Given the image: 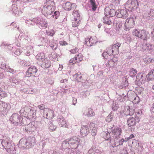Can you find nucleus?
Returning <instances> with one entry per match:
<instances>
[{
  "label": "nucleus",
  "mask_w": 154,
  "mask_h": 154,
  "mask_svg": "<svg viewBox=\"0 0 154 154\" xmlns=\"http://www.w3.org/2000/svg\"><path fill=\"white\" fill-rule=\"evenodd\" d=\"M83 57V56L81 54H79L76 55L75 58L71 59L70 60V63H74L76 62H79L82 60Z\"/></svg>",
  "instance_id": "4468645a"
},
{
  "label": "nucleus",
  "mask_w": 154,
  "mask_h": 154,
  "mask_svg": "<svg viewBox=\"0 0 154 154\" xmlns=\"http://www.w3.org/2000/svg\"><path fill=\"white\" fill-rule=\"evenodd\" d=\"M10 120L13 123L21 122L22 120V117L17 113L13 114L11 117Z\"/></svg>",
  "instance_id": "0eeeda50"
},
{
  "label": "nucleus",
  "mask_w": 154,
  "mask_h": 154,
  "mask_svg": "<svg viewBox=\"0 0 154 154\" xmlns=\"http://www.w3.org/2000/svg\"><path fill=\"white\" fill-rule=\"evenodd\" d=\"M118 108V104L113 103L112 104V109L113 110H117Z\"/></svg>",
  "instance_id": "de8ad7c7"
},
{
  "label": "nucleus",
  "mask_w": 154,
  "mask_h": 154,
  "mask_svg": "<svg viewBox=\"0 0 154 154\" xmlns=\"http://www.w3.org/2000/svg\"><path fill=\"white\" fill-rule=\"evenodd\" d=\"M141 35L140 38L143 40H146L149 37V35L148 32L144 30H141Z\"/></svg>",
  "instance_id": "a211bd4d"
},
{
  "label": "nucleus",
  "mask_w": 154,
  "mask_h": 154,
  "mask_svg": "<svg viewBox=\"0 0 154 154\" xmlns=\"http://www.w3.org/2000/svg\"><path fill=\"white\" fill-rule=\"evenodd\" d=\"M30 65V63L29 62H27L25 63V66H29Z\"/></svg>",
  "instance_id": "052dcab7"
},
{
  "label": "nucleus",
  "mask_w": 154,
  "mask_h": 154,
  "mask_svg": "<svg viewBox=\"0 0 154 154\" xmlns=\"http://www.w3.org/2000/svg\"><path fill=\"white\" fill-rule=\"evenodd\" d=\"M125 110L126 111L125 113L126 115H132L134 113V110L132 109H130L129 106L126 107Z\"/></svg>",
  "instance_id": "cd10ccee"
},
{
  "label": "nucleus",
  "mask_w": 154,
  "mask_h": 154,
  "mask_svg": "<svg viewBox=\"0 0 154 154\" xmlns=\"http://www.w3.org/2000/svg\"><path fill=\"white\" fill-rule=\"evenodd\" d=\"M109 142L110 145L113 147L116 146H115L117 144V142H118L119 140L117 138H113V137L111 138L109 140Z\"/></svg>",
  "instance_id": "bb28decb"
},
{
  "label": "nucleus",
  "mask_w": 154,
  "mask_h": 154,
  "mask_svg": "<svg viewBox=\"0 0 154 154\" xmlns=\"http://www.w3.org/2000/svg\"><path fill=\"white\" fill-rule=\"evenodd\" d=\"M38 107L41 110H43L45 108V105L43 104L38 105Z\"/></svg>",
  "instance_id": "09e8293b"
},
{
  "label": "nucleus",
  "mask_w": 154,
  "mask_h": 154,
  "mask_svg": "<svg viewBox=\"0 0 154 154\" xmlns=\"http://www.w3.org/2000/svg\"><path fill=\"white\" fill-rule=\"evenodd\" d=\"M64 9L68 11H70L71 10L75 9L76 5L75 3L71 4L69 2H67L65 4V5H63Z\"/></svg>",
  "instance_id": "dca6fc26"
},
{
  "label": "nucleus",
  "mask_w": 154,
  "mask_h": 154,
  "mask_svg": "<svg viewBox=\"0 0 154 154\" xmlns=\"http://www.w3.org/2000/svg\"><path fill=\"white\" fill-rule=\"evenodd\" d=\"M148 79L149 80L154 79V70L152 71L148 74Z\"/></svg>",
  "instance_id": "473e14b6"
},
{
  "label": "nucleus",
  "mask_w": 154,
  "mask_h": 154,
  "mask_svg": "<svg viewBox=\"0 0 154 154\" xmlns=\"http://www.w3.org/2000/svg\"><path fill=\"white\" fill-rule=\"evenodd\" d=\"M121 45V44L120 43L116 42L113 43L111 49H109L108 50L110 52L111 51V54L113 55L118 54L119 53V48Z\"/></svg>",
  "instance_id": "20e7f679"
},
{
  "label": "nucleus",
  "mask_w": 154,
  "mask_h": 154,
  "mask_svg": "<svg viewBox=\"0 0 154 154\" xmlns=\"http://www.w3.org/2000/svg\"><path fill=\"white\" fill-rule=\"evenodd\" d=\"M37 71L36 68H29L27 72L32 75L34 74Z\"/></svg>",
  "instance_id": "2f4dec72"
},
{
  "label": "nucleus",
  "mask_w": 154,
  "mask_h": 154,
  "mask_svg": "<svg viewBox=\"0 0 154 154\" xmlns=\"http://www.w3.org/2000/svg\"><path fill=\"white\" fill-rule=\"evenodd\" d=\"M112 132V136L113 138H117L118 136L120 135L122 130L121 128H115Z\"/></svg>",
  "instance_id": "2eb2a0df"
},
{
  "label": "nucleus",
  "mask_w": 154,
  "mask_h": 154,
  "mask_svg": "<svg viewBox=\"0 0 154 154\" xmlns=\"http://www.w3.org/2000/svg\"><path fill=\"white\" fill-rule=\"evenodd\" d=\"M72 15L73 18L72 20V26L73 27H76L79 26L80 21V15L78 12V11H74Z\"/></svg>",
  "instance_id": "7ed1b4c3"
},
{
  "label": "nucleus",
  "mask_w": 154,
  "mask_h": 154,
  "mask_svg": "<svg viewBox=\"0 0 154 154\" xmlns=\"http://www.w3.org/2000/svg\"><path fill=\"white\" fill-rule=\"evenodd\" d=\"M89 7L93 11H95L97 8V5L95 0H90Z\"/></svg>",
  "instance_id": "aec40b11"
},
{
  "label": "nucleus",
  "mask_w": 154,
  "mask_h": 154,
  "mask_svg": "<svg viewBox=\"0 0 154 154\" xmlns=\"http://www.w3.org/2000/svg\"><path fill=\"white\" fill-rule=\"evenodd\" d=\"M85 43L88 46H91L95 45L97 42V39L95 36H92L89 38H85Z\"/></svg>",
  "instance_id": "1a4fd4ad"
},
{
  "label": "nucleus",
  "mask_w": 154,
  "mask_h": 154,
  "mask_svg": "<svg viewBox=\"0 0 154 154\" xmlns=\"http://www.w3.org/2000/svg\"><path fill=\"white\" fill-rule=\"evenodd\" d=\"M4 144L6 149V151L11 153L14 154L16 153V150L14 147L12 146L11 143L9 141H6L4 142Z\"/></svg>",
  "instance_id": "423d86ee"
},
{
  "label": "nucleus",
  "mask_w": 154,
  "mask_h": 154,
  "mask_svg": "<svg viewBox=\"0 0 154 154\" xmlns=\"http://www.w3.org/2000/svg\"><path fill=\"white\" fill-rule=\"evenodd\" d=\"M104 14L105 16H109L112 17L115 16L116 14V11L114 9H110L109 7H106L104 10Z\"/></svg>",
  "instance_id": "f8f14e48"
},
{
  "label": "nucleus",
  "mask_w": 154,
  "mask_h": 154,
  "mask_svg": "<svg viewBox=\"0 0 154 154\" xmlns=\"http://www.w3.org/2000/svg\"><path fill=\"white\" fill-rule=\"evenodd\" d=\"M67 141L70 144V147L73 149L77 148L78 145L81 143L80 139L76 136H73L70 138L67 139Z\"/></svg>",
  "instance_id": "f03ea898"
},
{
  "label": "nucleus",
  "mask_w": 154,
  "mask_h": 154,
  "mask_svg": "<svg viewBox=\"0 0 154 154\" xmlns=\"http://www.w3.org/2000/svg\"><path fill=\"white\" fill-rule=\"evenodd\" d=\"M47 34L48 35L52 36L54 34V31L53 30L51 29L50 31L47 32Z\"/></svg>",
  "instance_id": "a18cd8bd"
},
{
  "label": "nucleus",
  "mask_w": 154,
  "mask_h": 154,
  "mask_svg": "<svg viewBox=\"0 0 154 154\" xmlns=\"http://www.w3.org/2000/svg\"><path fill=\"white\" fill-rule=\"evenodd\" d=\"M26 140L27 141V143H28L30 146H31L32 145V143L34 141V139H33L32 138L29 137Z\"/></svg>",
  "instance_id": "c9c22d12"
},
{
  "label": "nucleus",
  "mask_w": 154,
  "mask_h": 154,
  "mask_svg": "<svg viewBox=\"0 0 154 154\" xmlns=\"http://www.w3.org/2000/svg\"><path fill=\"white\" fill-rule=\"evenodd\" d=\"M143 77V75L141 74H138L137 75L136 77L137 79H138L139 80H141Z\"/></svg>",
  "instance_id": "603ef678"
},
{
  "label": "nucleus",
  "mask_w": 154,
  "mask_h": 154,
  "mask_svg": "<svg viewBox=\"0 0 154 154\" xmlns=\"http://www.w3.org/2000/svg\"><path fill=\"white\" fill-rule=\"evenodd\" d=\"M113 116L112 115V113H110L106 117V121L108 122H111Z\"/></svg>",
  "instance_id": "58836bf2"
},
{
  "label": "nucleus",
  "mask_w": 154,
  "mask_h": 154,
  "mask_svg": "<svg viewBox=\"0 0 154 154\" xmlns=\"http://www.w3.org/2000/svg\"><path fill=\"white\" fill-rule=\"evenodd\" d=\"M73 77L75 80L80 81L82 76L78 74H75L73 75Z\"/></svg>",
  "instance_id": "e433bc0d"
},
{
  "label": "nucleus",
  "mask_w": 154,
  "mask_h": 154,
  "mask_svg": "<svg viewBox=\"0 0 154 154\" xmlns=\"http://www.w3.org/2000/svg\"><path fill=\"white\" fill-rule=\"evenodd\" d=\"M77 103V99L76 98H73V104L75 105L76 103Z\"/></svg>",
  "instance_id": "13d9d810"
},
{
  "label": "nucleus",
  "mask_w": 154,
  "mask_h": 154,
  "mask_svg": "<svg viewBox=\"0 0 154 154\" xmlns=\"http://www.w3.org/2000/svg\"><path fill=\"white\" fill-rule=\"evenodd\" d=\"M116 16L119 18H126L128 15L127 11L124 9L118 10L116 11Z\"/></svg>",
  "instance_id": "9d476101"
},
{
  "label": "nucleus",
  "mask_w": 154,
  "mask_h": 154,
  "mask_svg": "<svg viewBox=\"0 0 154 154\" xmlns=\"http://www.w3.org/2000/svg\"><path fill=\"white\" fill-rule=\"evenodd\" d=\"M134 19L131 18L127 19L124 24V30H129L130 28L134 27Z\"/></svg>",
  "instance_id": "39448f33"
},
{
  "label": "nucleus",
  "mask_w": 154,
  "mask_h": 154,
  "mask_svg": "<svg viewBox=\"0 0 154 154\" xmlns=\"http://www.w3.org/2000/svg\"><path fill=\"white\" fill-rule=\"evenodd\" d=\"M137 73V70L133 68H132L130 69V75L131 76H135Z\"/></svg>",
  "instance_id": "72a5a7b5"
},
{
  "label": "nucleus",
  "mask_w": 154,
  "mask_h": 154,
  "mask_svg": "<svg viewBox=\"0 0 154 154\" xmlns=\"http://www.w3.org/2000/svg\"><path fill=\"white\" fill-rule=\"evenodd\" d=\"M141 30L138 29H134L133 31V35L140 38V37L141 36V33H140Z\"/></svg>",
  "instance_id": "7c9ffc66"
},
{
  "label": "nucleus",
  "mask_w": 154,
  "mask_h": 154,
  "mask_svg": "<svg viewBox=\"0 0 154 154\" xmlns=\"http://www.w3.org/2000/svg\"><path fill=\"white\" fill-rule=\"evenodd\" d=\"M34 126L32 124H28L25 128V130L27 131L32 132L34 129Z\"/></svg>",
  "instance_id": "c85d7f7f"
},
{
  "label": "nucleus",
  "mask_w": 154,
  "mask_h": 154,
  "mask_svg": "<svg viewBox=\"0 0 154 154\" xmlns=\"http://www.w3.org/2000/svg\"><path fill=\"white\" fill-rule=\"evenodd\" d=\"M78 51V49L77 48H75L74 49L70 50V52L72 54H75Z\"/></svg>",
  "instance_id": "8fccbe9b"
},
{
  "label": "nucleus",
  "mask_w": 154,
  "mask_h": 154,
  "mask_svg": "<svg viewBox=\"0 0 154 154\" xmlns=\"http://www.w3.org/2000/svg\"><path fill=\"white\" fill-rule=\"evenodd\" d=\"M44 116L47 119H51L54 116V112L51 109L46 108L44 110Z\"/></svg>",
  "instance_id": "9b49d317"
},
{
  "label": "nucleus",
  "mask_w": 154,
  "mask_h": 154,
  "mask_svg": "<svg viewBox=\"0 0 154 154\" xmlns=\"http://www.w3.org/2000/svg\"><path fill=\"white\" fill-rule=\"evenodd\" d=\"M67 79H65L63 80H62L60 81V82L62 83H65L66 82H67Z\"/></svg>",
  "instance_id": "e2e57ef3"
},
{
  "label": "nucleus",
  "mask_w": 154,
  "mask_h": 154,
  "mask_svg": "<svg viewBox=\"0 0 154 154\" xmlns=\"http://www.w3.org/2000/svg\"><path fill=\"white\" fill-rule=\"evenodd\" d=\"M89 95V92L87 91H86L84 92V93L83 94V97H86L87 96Z\"/></svg>",
  "instance_id": "5fc2aeb1"
},
{
  "label": "nucleus",
  "mask_w": 154,
  "mask_h": 154,
  "mask_svg": "<svg viewBox=\"0 0 154 154\" xmlns=\"http://www.w3.org/2000/svg\"><path fill=\"white\" fill-rule=\"evenodd\" d=\"M62 147L63 149H69L70 148V144L69 143L68 141H67V139L63 141L62 143Z\"/></svg>",
  "instance_id": "a878e982"
},
{
  "label": "nucleus",
  "mask_w": 154,
  "mask_h": 154,
  "mask_svg": "<svg viewBox=\"0 0 154 154\" xmlns=\"http://www.w3.org/2000/svg\"><path fill=\"white\" fill-rule=\"evenodd\" d=\"M89 128L86 126L82 125L80 129V133L82 136L84 137L86 136L89 132Z\"/></svg>",
  "instance_id": "ddd939ff"
},
{
  "label": "nucleus",
  "mask_w": 154,
  "mask_h": 154,
  "mask_svg": "<svg viewBox=\"0 0 154 154\" xmlns=\"http://www.w3.org/2000/svg\"><path fill=\"white\" fill-rule=\"evenodd\" d=\"M90 125L91 130V135L93 136H94L96 135L97 132V126L93 123H90Z\"/></svg>",
  "instance_id": "412c9836"
},
{
  "label": "nucleus",
  "mask_w": 154,
  "mask_h": 154,
  "mask_svg": "<svg viewBox=\"0 0 154 154\" xmlns=\"http://www.w3.org/2000/svg\"><path fill=\"white\" fill-rule=\"evenodd\" d=\"M128 152L126 149H124L122 150L120 154H128Z\"/></svg>",
  "instance_id": "6e6d98bb"
},
{
  "label": "nucleus",
  "mask_w": 154,
  "mask_h": 154,
  "mask_svg": "<svg viewBox=\"0 0 154 154\" xmlns=\"http://www.w3.org/2000/svg\"><path fill=\"white\" fill-rule=\"evenodd\" d=\"M142 112L141 110H138V112L135 113L136 117L139 118L142 114Z\"/></svg>",
  "instance_id": "c03bdc74"
},
{
  "label": "nucleus",
  "mask_w": 154,
  "mask_h": 154,
  "mask_svg": "<svg viewBox=\"0 0 154 154\" xmlns=\"http://www.w3.org/2000/svg\"><path fill=\"white\" fill-rule=\"evenodd\" d=\"M138 5V1L137 0H128L125 5V7L126 9L129 8V10H131L134 7ZM128 10H129V9Z\"/></svg>",
  "instance_id": "6e6552de"
},
{
  "label": "nucleus",
  "mask_w": 154,
  "mask_h": 154,
  "mask_svg": "<svg viewBox=\"0 0 154 154\" xmlns=\"http://www.w3.org/2000/svg\"><path fill=\"white\" fill-rule=\"evenodd\" d=\"M142 48L144 50L147 49L152 51L154 49V45L148 43L142 45Z\"/></svg>",
  "instance_id": "4be33fe9"
},
{
  "label": "nucleus",
  "mask_w": 154,
  "mask_h": 154,
  "mask_svg": "<svg viewBox=\"0 0 154 154\" xmlns=\"http://www.w3.org/2000/svg\"><path fill=\"white\" fill-rule=\"evenodd\" d=\"M134 137V135L133 134H131L129 137L127 138V140H128L130 139L133 138Z\"/></svg>",
  "instance_id": "680f3d73"
},
{
  "label": "nucleus",
  "mask_w": 154,
  "mask_h": 154,
  "mask_svg": "<svg viewBox=\"0 0 154 154\" xmlns=\"http://www.w3.org/2000/svg\"><path fill=\"white\" fill-rule=\"evenodd\" d=\"M152 60H153L152 59L149 58L148 57H146L144 60V62L147 63L152 62Z\"/></svg>",
  "instance_id": "79ce46f5"
},
{
  "label": "nucleus",
  "mask_w": 154,
  "mask_h": 154,
  "mask_svg": "<svg viewBox=\"0 0 154 154\" xmlns=\"http://www.w3.org/2000/svg\"><path fill=\"white\" fill-rule=\"evenodd\" d=\"M1 94H0V97H6L7 96V94L4 91H1Z\"/></svg>",
  "instance_id": "49530a36"
},
{
  "label": "nucleus",
  "mask_w": 154,
  "mask_h": 154,
  "mask_svg": "<svg viewBox=\"0 0 154 154\" xmlns=\"http://www.w3.org/2000/svg\"><path fill=\"white\" fill-rule=\"evenodd\" d=\"M107 51L108 52L106 51L104 52L102 54V56L105 58H106V56L107 55V54H108L109 56L111 54H110V52L109 50H107Z\"/></svg>",
  "instance_id": "37998d69"
},
{
  "label": "nucleus",
  "mask_w": 154,
  "mask_h": 154,
  "mask_svg": "<svg viewBox=\"0 0 154 154\" xmlns=\"http://www.w3.org/2000/svg\"><path fill=\"white\" fill-rule=\"evenodd\" d=\"M151 34H152V38L153 40H154V30L151 32Z\"/></svg>",
  "instance_id": "0e129e2a"
},
{
  "label": "nucleus",
  "mask_w": 154,
  "mask_h": 154,
  "mask_svg": "<svg viewBox=\"0 0 154 154\" xmlns=\"http://www.w3.org/2000/svg\"><path fill=\"white\" fill-rule=\"evenodd\" d=\"M104 134V138L105 140H109L110 139V138H112V137H110V134L108 132H107V133L105 132Z\"/></svg>",
  "instance_id": "ea45409f"
},
{
  "label": "nucleus",
  "mask_w": 154,
  "mask_h": 154,
  "mask_svg": "<svg viewBox=\"0 0 154 154\" xmlns=\"http://www.w3.org/2000/svg\"><path fill=\"white\" fill-rule=\"evenodd\" d=\"M8 69H9V70H8L10 72H11L12 73H14V71L13 69H11V68H8Z\"/></svg>",
  "instance_id": "69168bd1"
},
{
  "label": "nucleus",
  "mask_w": 154,
  "mask_h": 154,
  "mask_svg": "<svg viewBox=\"0 0 154 154\" xmlns=\"http://www.w3.org/2000/svg\"><path fill=\"white\" fill-rule=\"evenodd\" d=\"M60 44L62 45H67V43L65 41H60Z\"/></svg>",
  "instance_id": "4d7b16f0"
},
{
  "label": "nucleus",
  "mask_w": 154,
  "mask_h": 154,
  "mask_svg": "<svg viewBox=\"0 0 154 154\" xmlns=\"http://www.w3.org/2000/svg\"><path fill=\"white\" fill-rule=\"evenodd\" d=\"M61 117L58 118L60 126L61 127H65L67 125L66 121L63 117Z\"/></svg>",
  "instance_id": "393cba45"
},
{
  "label": "nucleus",
  "mask_w": 154,
  "mask_h": 154,
  "mask_svg": "<svg viewBox=\"0 0 154 154\" xmlns=\"http://www.w3.org/2000/svg\"><path fill=\"white\" fill-rule=\"evenodd\" d=\"M124 86H128V83H127V82H125V84H124Z\"/></svg>",
  "instance_id": "774afa93"
},
{
  "label": "nucleus",
  "mask_w": 154,
  "mask_h": 154,
  "mask_svg": "<svg viewBox=\"0 0 154 154\" xmlns=\"http://www.w3.org/2000/svg\"><path fill=\"white\" fill-rule=\"evenodd\" d=\"M103 22L105 23L110 25L112 23V22L110 20L107 16L103 17Z\"/></svg>",
  "instance_id": "f704fd0d"
},
{
  "label": "nucleus",
  "mask_w": 154,
  "mask_h": 154,
  "mask_svg": "<svg viewBox=\"0 0 154 154\" xmlns=\"http://www.w3.org/2000/svg\"><path fill=\"white\" fill-rule=\"evenodd\" d=\"M57 12H55L54 13V14L53 15V17L55 19H56L57 18L58 16H57V14H56Z\"/></svg>",
  "instance_id": "bf43d9fd"
},
{
  "label": "nucleus",
  "mask_w": 154,
  "mask_h": 154,
  "mask_svg": "<svg viewBox=\"0 0 154 154\" xmlns=\"http://www.w3.org/2000/svg\"><path fill=\"white\" fill-rule=\"evenodd\" d=\"M28 108V106H25L24 108H22L20 111V114L22 116H24L25 117L27 115V109Z\"/></svg>",
  "instance_id": "b1692460"
},
{
  "label": "nucleus",
  "mask_w": 154,
  "mask_h": 154,
  "mask_svg": "<svg viewBox=\"0 0 154 154\" xmlns=\"http://www.w3.org/2000/svg\"><path fill=\"white\" fill-rule=\"evenodd\" d=\"M37 20V23L39 24L42 27H43L44 28H47L48 24L45 19L42 18H38Z\"/></svg>",
  "instance_id": "f3484780"
},
{
  "label": "nucleus",
  "mask_w": 154,
  "mask_h": 154,
  "mask_svg": "<svg viewBox=\"0 0 154 154\" xmlns=\"http://www.w3.org/2000/svg\"><path fill=\"white\" fill-rule=\"evenodd\" d=\"M127 36H128V38L127 39V41H130L131 39V37L129 35H127Z\"/></svg>",
  "instance_id": "338daca9"
},
{
  "label": "nucleus",
  "mask_w": 154,
  "mask_h": 154,
  "mask_svg": "<svg viewBox=\"0 0 154 154\" xmlns=\"http://www.w3.org/2000/svg\"><path fill=\"white\" fill-rule=\"evenodd\" d=\"M83 115L88 117H91L95 115V113L93 110L90 108H88V111H85L84 112Z\"/></svg>",
  "instance_id": "6ab92c4d"
},
{
  "label": "nucleus",
  "mask_w": 154,
  "mask_h": 154,
  "mask_svg": "<svg viewBox=\"0 0 154 154\" xmlns=\"http://www.w3.org/2000/svg\"><path fill=\"white\" fill-rule=\"evenodd\" d=\"M95 147L94 146L91 148L88 151L89 154H95Z\"/></svg>",
  "instance_id": "a19ab883"
},
{
  "label": "nucleus",
  "mask_w": 154,
  "mask_h": 154,
  "mask_svg": "<svg viewBox=\"0 0 154 154\" xmlns=\"http://www.w3.org/2000/svg\"><path fill=\"white\" fill-rule=\"evenodd\" d=\"M27 141L25 139H21L20 141L19 145L22 147L25 148L27 146Z\"/></svg>",
  "instance_id": "c756f323"
},
{
  "label": "nucleus",
  "mask_w": 154,
  "mask_h": 154,
  "mask_svg": "<svg viewBox=\"0 0 154 154\" xmlns=\"http://www.w3.org/2000/svg\"><path fill=\"white\" fill-rule=\"evenodd\" d=\"M95 154H100L101 153V151L97 148L95 147Z\"/></svg>",
  "instance_id": "864d4df0"
},
{
  "label": "nucleus",
  "mask_w": 154,
  "mask_h": 154,
  "mask_svg": "<svg viewBox=\"0 0 154 154\" xmlns=\"http://www.w3.org/2000/svg\"><path fill=\"white\" fill-rule=\"evenodd\" d=\"M127 124L130 127L135 125V119L133 117L130 116L127 119Z\"/></svg>",
  "instance_id": "5701e85b"
},
{
  "label": "nucleus",
  "mask_w": 154,
  "mask_h": 154,
  "mask_svg": "<svg viewBox=\"0 0 154 154\" xmlns=\"http://www.w3.org/2000/svg\"><path fill=\"white\" fill-rule=\"evenodd\" d=\"M54 2L50 0H46L42 10V14L45 16L51 14L54 11Z\"/></svg>",
  "instance_id": "f257e3e1"
},
{
  "label": "nucleus",
  "mask_w": 154,
  "mask_h": 154,
  "mask_svg": "<svg viewBox=\"0 0 154 154\" xmlns=\"http://www.w3.org/2000/svg\"><path fill=\"white\" fill-rule=\"evenodd\" d=\"M143 77V75L141 74H138L137 75L136 77L137 79H138L139 80H141Z\"/></svg>",
  "instance_id": "3c124183"
},
{
  "label": "nucleus",
  "mask_w": 154,
  "mask_h": 154,
  "mask_svg": "<svg viewBox=\"0 0 154 154\" xmlns=\"http://www.w3.org/2000/svg\"><path fill=\"white\" fill-rule=\"evenodd\" d=\"M148 17H150L151 19L154 20V10L151 9L150 10Z\"/></svg>",
  "instance_id": "4c0bfd02"
}]
</instances>
